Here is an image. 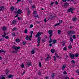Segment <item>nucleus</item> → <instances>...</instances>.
<instances>
[{
	"instance_id": "bb28decb",
	"label": "nucleus",
	"mask_w": 79,
	"mask_h": 79,
	"mask_svg": "<svg viewBox=\"0 0 79 79\" xmlns=\"http://www.w3.org/2000/svg\"><path fill=\"white\" fill-rule=\"evenodd\" d=\"M42 41H43V42H44H44H45V41H46V40L45 38L43 39H42Z\"/></svg>"
},
{
	"instance_id": "393cba45",
	"label": "nucleus",
	"mask_w": 79,
	"mask_h": 79,
	"mask_svg": "<svg viewBox=\"0 0 79 79\" xmlns=\"http://www.w3.org/2000/svg\"><path fill=\"white\" fill-rule=\"evenodd\" d=\"M60 23H56V24H55V25H54V26L55 27H56V26H59V25H60Z\"/></svg>"
},
{
	"instance_id": "ddd939ff",
	"label": "nucleus",
	"mask_w": 79,
	"mask_h": 79,
	"mask_svg": "<svg viewBox=\"0 0 79 79\" xmlns=\"http://www.w3.org/2000/svg\"><path fill=\"white\" fill-rule=\"evenodd\" d=\"M72 21H74V22H76V21H77V18L76 17H73L72 18Z\"/></svg>"
},
{
	"instance_id": "72a5a7b5",
	"label": "nucleus",
	"mask_w": 79,
	"mask_h": 79,
	"mask_svg": "<svg viewBox=\"0 0 79 79\" xmlns=\"http://www.w3.org/2000/svg\"><path fill=\"white\" fill-rule=\"evenodd\" d=\"M12 77H13V76L11 75H10L8 76V77H9V78H11Z\"/></svg>"
},
{
	"instance_id": "4be33fe9",
	"label": "nucleus",
	"mask_w": 79,
	"mask_h": 79,
	"mask_svg": "<svg viewBox=\"0 0 79 79\" xmlns=\"http://www.w3.org/2000/svg\"><path fill=\"white\" fill-rule=\"evenodd\" d=\"M17 29H18V28H16V27H14L12 29V31H16V30H17Z\"/></svg>"
},
{
	"instance_id": "5fc2aeb1",
	"label": "nucleus",
	"mask_w": 79,
	"mask_h": 79,
	"mask_svg": "<svg viewBox=\"0 0 79 79\" xmlns=\"http://www.w3.org/2000/svg\"><path fill=\"white\" fill-rule=\"evenodd\" d=\"M55 4L56 5H58V2L57 1H56L55 2Z\"/></svg>"
},
{
	"instance_id": "6e6552de",
	"label": "nucleus",
	"mask_w": 79,
	"mask_h": 79,
	"mask_svg": "<svg viewBox=\"0 0 79 79\" xmlns=\"http://www.w3.org/2000/svg\"><path fill=\"white\" fill-rule=\"evenodd\" d=\"M2 29V31H3V32H5L7 30V28H6V27L4 26L3 27Z\"/></svg>"
},
{
	"instance_id": "f3484780",
	"label": "nucleus",
	"mask_w": 79,
	"mask_h": 79,
	"mask_svg": "<svg viewBox=\"0 0 79 79\" xmlns=\"http://www.w3.org/2000/svg\"><path fill=\"white\" fill-rule=\"evenodd\" d=\"M55 49H52L51 50V52L52 53H53L55 52Z\"/></svg>"
},
{
	"instance_id": "f257e3e1",
	"label": "nucleus",
	"mask_w": 79,
	"mask_h": 79,
	"mask_svg": "<svg viewBox=\"0 0 79 79\" xmlns=\"http://www.w3.org/2000/svg\"><path fill=\"white\" fill-rule=\"evenodd\" d=\"M41 34H43L42 32H38L35 36L36 38H37V37H39L37 39V42L38 44L37 45V47H39V46L40 45V40L41 39V37H40V35H41Z\"/></svg>"
},
{
	"instance_id": "a19ab883",
	"label": "nucleus",
	"mask_w": 79,
	"mask_h": 79,
	"mask_svg": "<svg viewBox=\"0 0 79 79\" xmlns=\"http://www.w3.org/2000/svg\"><path fill=\"white\" fill-rule=\"evenodd\" d=\"M21 67L22 68H24V64H22Z\"/></svg>"
},
{
	"instance_id": "864d4df0",
	"label": "nucleus",
	"mask_w": 79,
	"mask_h": 79,
	"mask_svg": "<svg viewBox=\"0 0 79 79\" xmlns=\"http://www.w3.org/2000/svg\"><path fill=\"white\" fill-rule=\"evenodd\" d=\"M64 50L66 51L67 50V48L66 47H64L63 49Z\"/></svg>"
},
{
	"instance_id": "c9c22d12",
	"label": "nucleus",
	"mask_w": 79,
	"mask_h": 79,
	"mask_svg": "<svg viewBox=\"0 0 79 79\" xmlns=\"http://www.w3.org/2000/svg\"><path fill=\"white\" fill-rule=\"evenodd\" d=\"M5 40V39H3V38H2L0 39V41H4Z\"/></svg>"
},
{
	"instance_id": "6e6d98bb",
	"label": "nucleus",
	"mask_w": 79,
	"mask_h": 79,
	"mask_svg": "<svg viewBox=\"0 0 79 79\" xmlns=\"http://www.w3.org/2000/svg\"><path fill=\"white\" fill-rule=\"evenodd\" d=\"M53 4H54V2H52L51 3L50 5H53Z\"/></svg>"
},
{
	"instance_id": "13d9d810",
	"label": "nucleus",
	"mask_w": 79,
	"mask_h": 79,
	"mask_svg": "<svg viewBox=\"0 0 79 79\" xmlns=\"http://www.w3.org/2000/svg\"><path fill=\"white\" fill-rule=\"evenodd\" d=\"M30 33H31V35H32V34L34 33V31H31Z\"/></svg>"
},
{
	"instance_id": "e2e57ef3",
	"label": "nucleus",
	"mask_w": 79,
	"mask_h": 79,
	"mask_svg": "<svg viewBox=\"0 0 79 79\" xmlns=\"http://www.w3.org/2000/svg\"><path fill=\"white\" fill-rule=\"evenodd\" d=\"M31 39H32V38H29V41H31Z\"/></svg>"
},
{
	"instance_id": "cd10ccee",
	"label": "nucleus",
	"mask_w": 79,
	"mask_h": 79,
	"mask_svg": "<svg viewBox=\"0 0 79 79\" xmlns=\"http://www.w3.org/2000/svg\"><path fill=\"white\" fill-rule=\"evenodd\" d=\"M58 34H61V31L60 30H58Z\"/></svg>"
},
{
	"instance_id": "4d7b16f0",
	"label": "nucleus",
	"mask_w": 79,
	"mask_h": 79,
	"mask_svg": "<svg viewBox=\"0 0 79 79\" xmlns=\"http://www.w3.org/2000/svg\"><path fill=\"white\" fill-rule=\"evenodd\" d=\"M38 74L40 76V75H41V72H39L38 73Z\"/></svg>"
},
{
	"instance_id": "2eb2a0df",
	"label": "nucleus",
	"mask_w": 79,
	"mask_h": 79,
	"mask_svg": "<svg viewBox=\"0 0 79 79\" xmlns=\"http://www.w3.org/2000/svg\"><path fill=\"white\" fill-rule=\"evenodd\" d=\"M5 53V52L3 50V49H1L0 50V53Z\"/></svg>"
},
{
	"instance_id": "423d86ee",
	"label": "nucleus",
	"mask_w": 79,
	"mask_h": 79,
	"mask_svg": "<svg viewBox=\"0 0 79 79\" xmlns=\"http://www.w3.org/2000/svg\"><path fill=\"white\" fill-rule=\"evenodd\" d=\"M73 10H74L73 9V8L70 7L69 9H68V11L69 13H70V12H71V13H73Z\"/></svg>"
},
{
	"instance_id": "de8ad7c7",
	"label": "nucleus",
	"mask_w": 79,
	"mask_h": 79,
	"mask_svg": "<svg viewBox=\"0 0 79 79\" xmlns=\"http://www.w3.org/2000/svg\"><path fill=\"white\" fill-rule=\"evenodd\" d=\"M52 77H55V75L54 74V73H52Z\"/></svg>"
},
{
	"instance_id": "aec40b11",
	"label": "nucleus",
	"mask_w": 79,
	"mask_h": 79,
	"mask_svg": "<svg viewBox=\"0 0 79 79\" xmlns=\"http://www.w3.org/2000/svg\"><path fill=\"white\" fill-rule=\"evenodd\" d=\"M31 53H32V54H34L35 53L34 49H33V50L31 51Z\"/></svg>"
},
{
	"instance_id": "5701e85b",
	"label": "nucleus",
	"mask_w": 79,
	"mask_h": 79,
	"mask_svg": "<svg viewBox=\"0 0 79 79\" xmlns=\"http://www.w3.org/2000/svg\"><path fill=\"white\" fill-rule=\"evenodd\" d=\"M78 56H79V54H76L75 56V58H74V59H75V58H76H76H77V57H78Z\"/></svg>"
},
{
	"instance_id": "f704fd0d",
	"label": "nucleus",
	"mask_w": 79,
	"mask_h": 79,
	"mask_svg": "<svg viewBox=\"0 0 79 79\" xmlns=\"http://www.w3.org/2000/svg\"><path fill=\"white\" fill-rule=\"evenodd\" d=\"M72 48L73 47L71 45H69L68 47V48H69V49H71V48Z\"/></svg>"
},
{
	"instance_id": "0eeeda50",
	"label": "nucleus",
	"mask_w": 79,
	"mask_h": 79,
	"mask_svg": "<svg viewBox=\"0 0 79 79\" xmlns=\"http://www.w3.org/2000/svg\"><path fill=\"white\" fill-rule=\"evenodd\" d=\"M53 33V31H52V30H49L48 31V33L49 34V36H50V35H51V36H52L53 35V34L52 33Z\"/></svg>"
},
{
	"instance_id": "774afa93",
	"label": "nucleus",
	"mask_w": 79,
	"mask_h": 79,
	"mask_svg": "<svg viewBox=\"0 0 79 79\" xmlns=\"http://www.w3.org/2000/svg\"><path fill=\"white\" fill-rule=\"evenodd\" d=\"M62 22V20H60L59 21V22L60 23H61Z\"/></svg>"
},
{
	"instance_id": "c03bdc74",
	"label": "nucleus",
	"mask_w": 79,
	"mask_h": 79,
	"mask_svg": "<svg viewBox=\"0 0 79 79\" xmlns=\"http://www.w3.org/2000/svg\"><path fill=\"white\" fill-rule=\"evenodd\" d=\"M33 14L34 15H37V11H34L33 12Z\"/></svg>"
},
{
	"instance_id": "a211bd4d",
	"label": "nucleus",
	"mask_w": 79,
	"mask_h": 79,
	"mask_svg": "<svg viewBox=\"0 0 79 79\" xmlns=\"http://www.w3.org/2000/svg\"><path fill=\"white\" fill-rule=\"evenodd\" d=\"M29 36H28V35H27L26 36V38H25V39H26V40H29Z\"/></svg>"
},
{
	"instance_id": "37998d69",
	"label": "nucleus",
	"mask_w": 79,
	"mask_h": 79,
	"mask_svg": "<svg viewBox=\"0 0 79 79\" xmlns=\"http://www.w3.org/2000/svg\"><path fill=\"white\" fill-rule=\"evenodd\" d=\"M69 77H64L63 79H69Z\"/></svg>"
},
{
	"instance_id": "c756f323",
	"label": "nucleus",
	"mask_w": 79,
	"mask_h": 79,
	"mask_svg": "<svg viewBox=\"0 0 79 79\" xmlns=\"http://www.w3.org/2000/svg\"><path fill=\"white\" fill-rule=\"evenodd\" d=\"M62 45H63V46L65 45V42L64 41H63L62 42Z\"/></svg>"
},
{
	"instance_id": "8fccbe9b",
	"label": "nucleus",
	"mask_w": 79,
	"mask_h": 79,
	"mask_svg": "<svg viewBox=\"0 0 79 79\" xmlns=\"http://www.w3.org/2000/svg\"><path fill=\"white\" fill-rule=\"evenodd\" d=\"M44 21L45 23H46L48 21V20L46 19H44Z\"/></svg>"
},
{
	"instance_id": "58836bf2",
	"label": "nucleus",
	"mask_w": 79,
	"mask_h": 79,
	"mask_svg": "<svg viewBox=\"0 0 79 79\" xmlns=\"http://www.w3.org/2000/svg\"><path fill=\"white\" fill-rule=\"evenodd\" d=\"M70 41L72 42H73V38L72 37H71L70 38Z\"/></svg>"
},
{
	"instance_id": "69168bd1",
	"label": "nucleus",
	"mask_w": 79,
	"mask_h": 79,
	"mask_svg": "<svg viewBox=\"0 0 79 79\" xmlns=\"http://www.w3.org/2000/svg\"><path fill=\"white\" fill-rule=\"evenodd\" d=\"M62 2H66V0H62Z\"/></svg>"
},
{
	"instance_id": "4c0bfd02",
	"label": "nucleus",
	"mask_w": 79,
	"mask_h": 79,
	"mask_svg": "<svg viewBox=\"0 0 79 79\" xmlns=\"http://www.w3.org/2000/svg\"><path fill=\"white\" fill-rule=\"evenodd\" d=\"M63 73L64 74H68V73H67V72H66V71H64V72H63Z\"/></svg>"
},
{
	"instance_id": "1a4fd4ad",
	"label": "nucleus",
	"mask_w": 79,
	"mask_h": 79,
	"mask_svg": "<svg viewBox=\"0 0 79 79\" xmlns=\"http://www.w3.org/2000/svg\"><path fill=\"white\" fill-rule=\"evenodd\" d=\"M50 59H51V57L50 56V55H48V57L46 58V61H48Z\"/></svg>"
},
{
	"instance_id": "052dcab7",
	"label": "nucleus",
	"mask_w": 79,
	"mask_h": 79,
	"mask_svg": "<svg viewBox=\"0 0 79 79\" xmlns=\"http://www.w3.org/2000/svg\"><path fill=\"white\" fill-rule=\"evenodd\" d=\"M46 79H48V76H46V77H45Z\"/></svg>"
},
{
	"instance_id": "680f3d73",
	"label": "nucleus",
	"mask_w": 79,
	"mask_h": 79,
	"mask_svg": "<svg viewBox=\"0 0 79 79\" xmlns=\"http://www.w3.org/2000/svg\"><path fill=\"white\" fill-rule=\"evenodd\" d=\"M32 8H35V5H33V6H31Z\"/></svg>"
},
{
	"instance_id": "39448f33",
	"label": "nucleus",
	"mask_w": 79,
	"mask_h": 79,
	"mask_svg": "<svg viewBox=\"0 0 79 79\" xmlns=\"http://www.w3.org/2000/svg\"><path fill=\"white\" fill-rule=\"evenodd\" d=\"M69 56H70V58H72V59H74V58H75V55L73 54H72L71 53H70L69 54Z\"/></svg>"
},
{
	"instance_id": "c85d7f7f",
	"label": "nucleus",
	"mask_w": 79,
	"mask_h": 79,
	"mask_svg": "<svg viewBox=\"0 0 79 79\" xmlns=\"http://www.w3.org/2000/svg\"><path fill=\"white\" fill-rule=\"evenodd\" d=\"M31 13V10H29L28 11L27 16L29 15V14Z\"/></svg>"
},
{
	"instance_id": "a18cd8bd",
	"label": "nucleus",
	"mask_w": 79,
	"mask_h": 79,
	"mask_svg": "<svg viewBox=\"0 0 79 79\" xmlns=\"http://www.w3.org/2000/svg\"><path fill=\"white\" fill-rule=\"evenodd\" d=\"M39 66L40 67H41L42 66V65H41V63L40 62H39Z\"/></svg>"
},
{
	"instance_id": "2f4dec72",
	"label": "nucleus",
	"mask_w": 79,
	"mask_h": 79,
	"mask_svg": "<svg viewBox=\"0 0 79 79\" xmlns=\"http://www.w3.org/2000/svg\"><path fill=\"white\" fill-rule=\"evenodd\" d=\"M27 43H26V41H23V45H26V44Z\"/></svg>"
},
{
	"instance_id": "20e7f679",
	"label": "nucleus",
	"mask_w": 79,
	"mask_h": 79,
	"mask_svg": "<svg viewBox=\"0 0 79 79\" xmlns=\"http://www.w3.org/2000/svg\"><path fill=\"white\" fill-rule=\"evenodd\" d=\"M68 35H71V34H74L75 32L74 31H68Z\"/></svg>"
},
{
	"instance_id": "7c9ffc66",
	"label": "nucleus",
	"mask_w": 79,
	"mask_h": 79,
	"mask_svg": "<svg viewBox=\"0 0 79 79\" xmlns=\"http://www.w3.org/2000/svg\"><path fill=\"white\" fill-rule=\"evenodd\" d=\"M71 62L73 63V64H75V63H76V61L74 60H72Z\"/></svg>"
},
{
	"instance_id": "dca6fc26",
	"label": "nucleus",
	"mask_w": 79,
	"mask_h": 79,
	"mask_svg": "<svg viewBox=\"0 0 79 79\" xmlns=\"http://www.w3.org/2000/svg\"><path fill=\"white\" fill-rule=\"evenodd\" d=\"M12 24H16V20H13L12 21Z\"/></svg>"
},
{
	"instance_id": "9d476101",
	"label": "nucleus",
	"mask_w": 79,
	"mask_h": 79,
	"mask_svg": "<svg viewBox=\"0 0 79 79\" xmlns=\"http://www.w3.org/2000/svg\"><path fill=\"white\" fill-rule=\"evenodd\" d=\"M69 5V4L67 2H65L64 4V5H63L62 6H64V7H65V8H66L67 6H68Z\"/></svg>"
},
{
	"instance_id": "4468645a",
	"label": "nucleus",
	"mask_w": 79,
	"mask_h": 79,
	"mask_svg": "<svg viewBox=\"0 0 79 79\" xmlns=\"http://www.w3.org/2000/svg\"><path fill=\"white\" fill-rule=\"evenodd\" d=\"M51 37H52V35H50V36H49L50 40L49 41V43H51V42H53V41L52 40V39L51 38Z\"/></svg>"
},
{
	"instance_id": "338daca9",
	"label": "nucleus",
	"mask_w": 79,
	"mask_h": 79,
	"mask_svg": "<svg viewBox=\"0 0 79 79\" xmlns=\"http://www.w3.org/2000/svg\"><path fill=\"white\" fill-rule=\"evenodd\" d=\"M77 73H79V70H77L76 71Z\"/></svg>"
},
{
	"instance_id": "a878e982",
	"label": "nucleus",
	"mask_w": 79,
	"mask_h": 79,
	"mask_svg": "<svg viewBox=\"0 0 79 79\" xmlns=\"http://www.w3.org/2000/svg\"><path fill=\"white\" fill-rule=\"evenodd\" d=\"M52 42H53V44H56V40H53V41H52Z\"/></svg>"
},
{
	"instance_id": "e433bc0d",
	"label": "nucleus",
	"mask_w": 79,
	"mask_h": 79,
	"mask_svg": "<svg viewBox=\"0 0 79 79\" xmlns=\"http://www.w3.org/2000/svg\"><path fill=\"white\" fill-rule=\"evenodd\" d=\"M5 35H6V34H4L2 35V37L3 38L5 37Z\"/></svg>"
},
{
	"instance_id": "09e8293b",
	"label": "nucleus",
	"mask_w": 79,
	"mask_h": 79,
	"mask_svg": "<svg viewBox=\"0 0 79 79\" xmlns=\"http://www.w3.org/2000/svg\"><path fill=\"white\" fill-rule=\"evenodd\" d=\"M5 39H8L9 37H8V36H5Z\"/></svg>"
},
{
	"instance_id": "b1692460",
	"label": "nucleus",
	"mask_w": 79,
	"mask_h": 79,
	"mask_svg": "<svg viewBox=\"0 0 79 79\" xmlns=\"http://www.w3.org/2000/svg\"><path fill=\"white\" fill-rule=\"evenodd\" d=\"M65 68H66V66H64V65H63V66L62 68V70H64V69H65Z\"/></svg>"
},
{
	"instance_id": "0e129e2a",
	"label": "nucleus",
	"mask_w": 79,
	"mask_h": 79,
	"mask_svg": "<svg viewBox=\"0 0 79 79\" xmlns=\"http://www.w3.org/2000/svg\"><path fill=\"white\" fill-rule=\"evenodd\" d=\"M18 14H17L15 16V18H16V17H18Z\"/></svg>"
},
{
	"instance_id": "f8f14e48",
	"label": "nucleus",
	"mask_w": 79,
	"mask_h": 79,
	"mask_svg": "<svg viewBox=\"0 0 79 79\" xmlns=\"http://www.w3.org/2000/svg\"><path fill=\"white\" fill-rule=\"evenodd\" d=\"M4 10H5V8H4V6L0 7V11H1Z\"/></svg>"
},
{
	"instance_id": "3c124183",
	"label": "nucleus",
	"mask_w": 79,
	"mask_h": 79,
	"mask_svg": "<svg viewBox=\"0 0 79 79\" xmlns=\"http://www.w3.org/2000/svg\"><path fill=\"white\" fill-rule=\"evenodd\" d=\"M20 1H21V0H17L16 2V3H18Z\"/></svg>"
},
{
	"instance_id": "6ab92c4d",
	"label": "nucleus",
	"mask_w": 79,
	"mask_h": 79,
	"mask_svg": "<svg viewBox=\"0 0 79 79\" xmlns=\"http://www.w3.org/2000/svg\"><path fill=\"white\" fill-rule=\"evenodd\" d=\"M15 41L16 42H20V40L19 39H17L15 40Z\"/></svg>"
},
{
	"instance_id": "ea45409f",
	"label": "nucleus",
	"mask_w": 79,
	"mask_h": 79,
	"mask_svg": "<svg viewBox=\"0 0 79 79\" xmlns=\"http://www.w3.org/2000/svg\"><path fill=\"white\" fill-rule=\"evenodd\" d=\"M12 36H15V33L13 32L12 33Z\"/></svg>"
},
{
	"instance_id": "bf43d9fd",
	"label": "nucleus",
	"mask_w": 79,
	"mask_h": 79,
	"mask_svg": "<svg viewBox=\"0 0 79 79\" xmlns=\"http://www.w3.org/2000/svg\"><path fill=\"white\" fill-rule=\"evenodd\" d=\"M32 34H31V35L30 36H29V37L30 38H32Z\"/></svg>"
},
{
	"instance_id": "473e14b6",
	"label": "nucleus",
	"mask_w": 79,
	"mask_h": 79,
	"mask_svg": "<svg viewBox=\"0 0 79 79\" xmlns=\"http://www.w3.org/2000/svg\"><path fill=\"white\" fill-rule=\"evenodd\" d=\"M24 33L25 34H26L27 33V29H26L25 30Z\"/></svg>"
},
{
	"instance_id": "9b49d317",
	"label": "nucleus",
	"mask_w": 79,
	"mask_h": 79,
	"mask_svg": "<svg viewBox=\"0 0 79 79\" xmlns=\"http://www.w3.org/2000/svg\"><path fill=\"white\" fill-rule=\"evenodd\" d=\"M27 64L28 66H32V62H28L27 63Z\"/></svg>"
},
{
	"instance_id": "412c9836",
	"label": "nucleus",
	"mask_w": 79,
	"mask_h": 79,
	"mask_svg": "<svg viewBox=\"0 0 79 79\" xmlns=\"http://www.w3.org/2000/svg\"><path fill=\"white\" fill-rule=\"evenodd\" d=\"M10 10L11 11H14L15 10V8L13 6L11 7L10 8Z\"/></svg>"
},
{
	"instance_id": "49530a36",
	"label": "nucleus",
	"mask_w": 79,
	"mask_h": 79,
	"mask_svg": "<svg viewBox=\"0 0 79 79\" xmlns=\"http://www.w3.org/2000/svg\"><path fill=\"white\" fill-rule=\"evenodd\" d=\"M33 26L34 25H33L32 24H31L30 25V27L31 28H32V27H33Z\"/></svg>"
},
{
	"instance_id": "f03ea898",
	"label": "nucleus",
	"mask_w": 79,
	"mask_h": 79,
	"mask_svg": "<svg viewBox=\"0 0 79 79\" xmlns=\"http://www.w3.org/2000/svg\"><path fill=\"white\" fill-rule=\"evenodd\" d=\"M12 49L14 50H15L16 51V52H18V50H19L20 49V47H16L15 45L13 46H12Z\"/></svg>"
},
{
	"instance_id": "79ce46f5",
	"label": "nucleus",
	"mask_w": 79,
	"mask_h": 79,
	"mask_svg": "<svg viewBox=\"0 0 79 79\" xmlns=\"http://www.w3.org/2000/svg\"><path fill=\"white\" fill-rule=\"evenodd\" d=\"M0 79H5V78L4 77H0Z\"/></svg>"
},
{
	"instance_id": "603ef678",
	"label": "nucleus",
	"mask_w": 79,
	"mask_h": 79,
	"mask_svg": "<svg viewBox=\"0 0 79 79\" xmlns=\"http://www.w3.org/2000/svg\"><path fill=\"white\" fill-rule=\"evenodd\" d=\"M73 39H76V36H75V35H73Z\"/></svg>"
},
{
	"instance_id": "7ed1b4c3",
	"label": "nucleus",
	"mask_w": 79,
	"mask_h": 79,
	"mask_svg": "<svg viewBox=\"0 0 79 79\" xmlns=\"http://www.w3.org/2000/svg\"><path fill=\"white\" fill-rule=\"evenodd\" d=\"M15 14L17 13V14H21L22 13V10L21 9H19L18 10V11H15Z\"/></svg>"
}]
</instances>
